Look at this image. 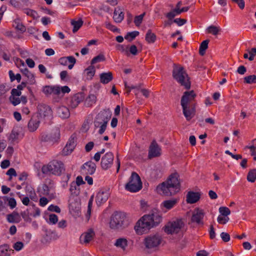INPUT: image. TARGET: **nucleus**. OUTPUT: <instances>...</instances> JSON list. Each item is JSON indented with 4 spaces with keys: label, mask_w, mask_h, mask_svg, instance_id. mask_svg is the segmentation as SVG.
Masks as SVG:
<instances>
[{
    "label": "nucleus",
    "mask_w": 256,
    "mask_h": 256,
    "mask_svg": "<svg viewBox=\"0 0 256 256\" xmlns=\"http://www.w3.org/2000/svg\"><path fill=\"white\" fill-rule=\"evenodd\" d=\"M7 200L8 201V206H10V208L13 209L16 206V200L14 198H7Z\"/></svg>",
    "instance_id": "3c124183"
},
{
    "label": "nucleus",
    "mask_w": 256,
    "mask_h": 256,
    "mask_svg": "<svg viewBox=\"0 0 256 256\" xmlns=\"http://www.w3.org/2000/svg\"><path fill=\"white\" fill-rule=\"evenodd\" d=\"M84 172L86 174L92 175L94 174L96 170V164L92 161H88L85 162L82 166Z\"/></svg>",
    "instance_id": "f3484780"
},
{
    "label": "nucleus",
    "mask_w": 256,
    "mask_h": 256,
    "mask_svg": "<svg viewBox=\"0 0 256 256\" xmlns=\"http://www.w3.org/2000/svg\"><path fill=\"white\" fill-rule=\"evenodd\" d=\"M12 95L10 96L18 97L22 94L21 90L18 88H13L11 91Z\"/></svg>",
    "instance_id": "e2e57ef3"
},
{
    "label": "nucleus",
    "mask_w": 256,
    "mask_h": 256,
    "mask_svg": "<svg viewBox=\"0 0 256 256\" xmlns=\"http://www.w3.org/2000/svg\"><path fill=\"white\" fill-rule=\"evenodd\" d=\"M204 217V213L202 210L197 209L195 210L191 218V221L198 224L202 225L204 222L202 220Z\"/></svg>",
    "instance_id": "2eb2a0df"
},
{
    "label": "nucleus",
    "mask_w": 256,
    "mask_h": 256,
    "mask_svg": "<svg viewBox=\"0 0 256 256\" xmlns=\"http://www.w3.org/2000/svg\"><path fill=\"white\" fill-rule=\"evenodd\" d=\"M142 188V182L140 176L136 172H132L129 182L125 186V189L130 192H136Z\"/></svg>",
    "instance_id": "0eeeda50"
},
{
    "label": "nucleus",
    "mask_w": 256,
    "mask_h": 256,
    "mask_svg": "<svg viewBox=\"0 0 256 256\" xmlns=\"http://www.w3.org/2000/svg\"><path fill=\"white\" fill-rule=\"evenodd\" d=\"M95 234L93 230L90 229L88 232L81 234L80 238V242L82 244H88L94 236Z\"/></svg>",
    "instance_id": "4468645a"
},
{
    "label": "nucleus",
    "mask_w": 256,
    "mask_h": 256,
    "mask_svg": "<svg viewBox=\"0 0 256 256\" xmlns=\"http://www.w3.org/2000/svg\"><path fill=\"white\" fill-rule=\"evenodd\" d=\"M109 193L106 191H100L96 196V202L98 205L100 206L105 202L108 199Z\"/></svg>",
    "instance_id": "412c9836"
},
{
    "label": "nucleus",
    "mask_w": 256,
    "mask_h": 256,
    "mask_svg": "<svg viewBox=\"0 0 256 256\" xmlns=\"http://www.w3.org/2000/svg\"><path fill=\"white\" fill-rule=\"evenodd\" d=\"M22 130V127L18 126H14L8 138V140L12 142H14L20 136Z\"/></svg>",
    "instance_id": "a211bd4d"
},
{
    "label": "nucleus",
    "mask_w": 256,
    "mask_h": 256,
    "mask_svg": "<svg viewBox=\"0 0 256 256\" xmlns=\"http://www.w3.org/2000/svg\"><path fill=\"white\" fill-rule=\"evenodd\" d=\"M178 8H174L166 14V17L170 20H172L176 15L180 14Z\"/></svg>",
    "instance_id": "37998d69"
},
{
    "label": "nucleus",
    "mask_w": 256,
    "mask_h": 256,
    "mask_svg": "<svg viewBox=\"0 0 256 256\" xmlns=\"http://www.w3.org/2000/svg\"><path fill=\"white\" fill-rule=\"evenodd\" d=\"M100 81L103 84H108L112 78V74L111 72H102L100 76Z\"/></svg>",
    "instance_id": "b1692460"
},
{
    "label": "nucleus",
    "mask_w": 256,
    "mask_h": 256,
    "mask_svg": "<svg viewBox=\"0 0 256 256\" xmlns=\"http://www.w3.org/2000/svg\"><path fill=\"white\" fill-rule=\"evenodd\" d=\"M20 215L25 221L29 222L30 220V218L29 216V211L28 209L24 212H22L20 213Z\"/></svg>",
    "instance_id": "8fccbe9b"
},
{
    "label": "nucleus",
    "mask_w": 256,
    "mask_h": 256,
    "mask_svg": "<svg viewBox=\"0 0 256 256\" xmlns=\"http://www.w3.org/2000/svg\"><path fill=\"white\" fill-rule=\"evenodd\" d=\"M156 39V35L152 32L151 30H148L146 34L145 40L148 44L154 43Z\"/></svg>",
    "instance_id": "cd10ccee"
},
{
    "label": "nucleus",
    "mask_w": 256,
    "mask_h": 256,
    "mask_svg": "<svg viewBox=\"0 0 256 256\" xmlns=\"http://www.w3.org/2000/svg\"><path fill=\"white\" fill-rule=\"evenodd\" d=\"M162 240V238L160 235L158 234H150L144 238V244L146 248L155 251L158 248Z\"/></svg>",
    "instance_id": "6e6552de"
},
{
    "label": "nucleus",
    "mask_w": 256,
    "mask_h": 256,
    "mask_svg": "<svg viewBox=\"0 0 256 256\" xmlns=\"http://www.w3.org/2000/svg\"><path fill=\"white\" fill-rule=\"evenodd\" d=\"M14 26L15 28L22 32L26 30V26L20 22L19 19H16L14 20Z\"/></svg>",
    "instance_id": "473e14b6"
},
{
    "label": "nucleus",
    "mask_w": 256,
    "mask_h": 256,
    "mask_svg": "<svg viewBox=\"0 0 256 256\" xmlns=\"http://www.w3.org/2000/svg\"><path fill=\"white\" fill-rule=\"evenodd\" d=\"M26 191L27 195L30 197V198L32 200L35 198L36 197V194L34 190L30 186L27 185L26 186Z\"/></svg>",
    "instance_id": "f704fd0d"
},
{
    "label": "nucleus",
    "mask_w": 256,
    "mask_h": 256,
    "mask_svg": "<svg viewBox=\"0 0 256 256\" xmlns=\"http://www.w3.org/2000/svg\"><path fill=\"white\" fill-rule=\"evenodd\" d=\"M114 244L117 247L121 248L124 250L128 245L127 240L124 238H118L116 240Z\"/></svg>",
    "instance_id": "e433bc0d"
},
{
    "label": "nucleus",
    "mask_w": 256,
    "mask_h": 256,
    "mask_svg": "<svg viewBox=\"0 0 256 256\" xmlns=\"http://www.w3.org/2000/svg\"><path fill=\"white\" fill-rule=\"evenodd\" d=\"M178 202V200L176 198L164 201L162 205L167 210L172 208Z\"/></svg>",
    "instance_id": "bb28decb"
},
{
    "label": "nucleus",
    "mask_w": 256,
    "mask_h": 256,
    "mask_svg": "<svg viewBox=\"0 0 256 256\" xmlns=\"http://www.w3.org/2000/svg\"><path fill=\"white\" fill-rule=\"evenodd\" d=\"M76 146V141L74 140V136L72 135L68 140L66 146L62 150V153L64 155H68L70 154L75 146Z\"/></svg>",
    "instance_id": "dca6fc26"
},
{
    "label": "nucleus",
    "mask_w": 256,
    "mask_h": 256,
    "mask_svg": "<svg viewBox=\"0 0 256 256\" xmlns=\"http://www.w3.org/2000/svg\"><path fill=\"white\" fill-rule=\"evenodd\" d=\"M246 72V68L244 66H240L237 69L236 72L240 74H244Z\"/></svg>",
    "instance_id": "338daca9"
},
{
    "label": "nucleus",
    "mask_w": 256,
    "mask_h": 256,
    "mask_svg": "<svg viewBox=\"0 0 256 256\" xmlns=\"http://www.w3.org/2000/svg\"><path fill=\"white\" fill-rule=\"evenodd\" d=\"M10 246L7 244L0 246V256H10V254L8 252Z\"/></svg>",
    "instance_id": "c9c22d12"
},
{
    "label": "nucleus",
    "mask_w": 256,
    "mask_h": 256,
    "mask_svg": "<svg viewBox=\"0 0 256 256\" xmlns=\"http://www.w3.org/2000/svg\"><path fill=\"white\" fill-rule=\"evenodd\" d=\"M82 24L83 21L81 18L77 21L72 20L71 24L73 26L72 32L74 33L76 32L82 26Z\"/></svg>",
    "instance_id": "7c9ffc66"
},
{
    "label": "nucleus",
    "mask_w": 256,
    "mask_h": 256,
    "mask_svg": "<svg viewBox=\"0 0 256 256\" xmlns=\"http://www.w3.org/2000/svg\"><path fill=\"white\" fill-rule=\"evenodd\" d=\"M111 118V115L108 113H98L94 120V126L99 128L98 133L102 134L105 132L107 124Z\"/></svg>",
    "instance_id": "423d86ee"
},
{
    "label": "nucleus",
    "mask_w": 256,
    "mask_h": 256,
    "mask_svg": "<svg viewBox=\"0 0 256 256\" xmlns=\"http://www.w3.org/2000/svg\"><path fill=\"white\" fill-rule=\"evenodd\" d=\"M218 222L219 224H226L228 220H229V218L226 216H219L218 217Z\"/></svg>",
    "instance_id": "864d4df0"
},
{
    "label": "nucleus",
    "mask_w": 256,
    "mask_h": 256,
    "mask_svg": "<svg viewBox=\"0 0 256 256\" xmlns=\"http://www.w3.org/2000/svg\"><path fill=\"white\" fill-rule=\"evenodd\" d=\"M139 34L140 33L138 31L128 32L124 36V38L128 42H132L136 38V36H138Z\"/></svg>",
    "instance_id": "4c0bfd02"
},
{
    "label": "nucleus",
    "mask_w": 256,
    "mask_h": 256,
    "mask_svg": "<svg viewBox=\"0 0 256 256\" xmlns=\"http://www.w3.org/2000/svg\"><path fill=\"white\" fill-rule=\"evenodd\" d=\"M128 53L130 52V54H132L134 56H136L138 54V52L136 46L134 44L132 45L130 47L129 50H128Z\"/></svg>",
    "instance_id": "13d9d810"
},
{
    "label": "nucleus",
    "mask_w": 256,
    "mask_h": 256,
    "mask_svg": "<svg viewBox=\"0 0 256 256\" xmlns=\"http://www.w3.org/2000/svg\"><path fill=\"white\" fill-rule=\"evenodd\" d=\"M208 33L212 34L214 35H216L219 32V29L215 26H210L208 28Z\"/></svg>",
    "instance_id": "49530a36"
},
{
    "label": "nucleus",
    "mask_w": 256,
    "mask_h": 256,
    "mask_svg": "<svg viewBox=\"0 0 256 256\" xmlns=\"http://www.w3.org/2000/svg\"><path fill=\"white\" fill-rule=\"evenodd\" d=\"M96 97L94 94H90L86 98L84 104L86 107H90L96 102Z\"/></svg>",
    "instance_id": "a878e982"
},
{
    "label": "nucleus",
    "mask_w": 256,
    "mask_h": 256,
    "mask_svg": "<svg viewBox=\"0 0 256 256\" xmlns=\"http://www.w3.org/2000/svg\"><path fill=\"white\" fill-rule=\"evenodd\" d=\"M247 148H249L251 152V155L254 156V160H256V147L254 146H247Z\"/></svg>",
    "instance_id": "052dcab7"
},
{
    "label": "nucleus",
    "mask_w": 256,
    "mask_h": 256,
    "mask_svg": "<svg viewBox=\"0 0 256 256\" xmlns=\"http://www.w3.org/2000/svg\"><path fill=\"white\" fill-rule=\"evenodd\" d=\"M209 42L208 40H204L200 44L199 48V54L200 56H204L205 54L206 50L208 48Z\"/></svg>",
    "instance_id": "2f4dec72"
},
{
    "label": "nucleus",
    "mask_w": 256,
    "mask_h": 256,
    "mask_svg": "<svg viewBox=\"0 0 256 256\" xmlns=\"http://www.w3.org/2000/svg\"><path fill=\"white\" fill-rule=\"evenodd\" d=\"M220 237L224 242H228L230 240V236L227 232H222L220 234Z\"/></svg>",
    "instance_id": "4d7b16f0"
},
{
    "label": "nucleus",
    "mask_w": 256,
    "mask_h": 256,
    "mask_svg": "<svg viewBox=\"0 0 256 256\" xmlns=\"http://www.w3.org/2000/svg\"><path fill=\"white\" fill-rule=\"evenodd\" d=\"M145 15V12L142 13V14L136 16L134 18V22L136 26H140L141 23L142 22L143 18Z\"/></svg>",
    "instance_id": "c03bdc74"
},
{
    "label": "nucleus",
    "mask_w": 256,
    "mask_h": 256,
    "mask_svg": "<svg viewBox=\"0 0 256 256\" xmlns=\"http://www.w3.org/2000/svg\"><path fill=\"white\" fill-rule=\"evenodd\" d=\"M180 188L179 175L178 173H174L170 175L166 182L159 184L156 188L158 191L162 192L164 194L170 196L178 192Z\"/></svg>",
    "instance_id": "f03ea898"
},
{
    "label": "nucleus",
    "mask_w": 256,
    "mask_h": 256,
    "mask_svg": "<svg viewBox=\"0 0 256 256\" xmlns=\"http://www.w3.org/2000/svg\"><path fill=\"white\" fill-rule=\"evenodd\" d=\"M23 10L24 14H26L28 16H32L34 18H36L38 17V14L36 11L34 10L29 8H26L24 9Z\"/></svg>",
    "instance_id": "a19ab883"
},
{
    "label": "nucleus",
    "mask_w": 256,
    "mask_h": 256,
    "mask_svg": "<svg viewBox=\"0 0 256 256\" xmlns=\"http://www.w3.org/2000/svg\"><path fill=\"white\" fill-rule=\"evenodd\" d=\"M124 18V13L122 12H119L115 10L114 12L113 18L116 23H120Z\"/></svg>",
    "instance_id": "c85d7f7f"
},
{
    "label": "nucleus",
    "mask_w": 256,
    "mask_h": 256,
    "mask_svg": "<svg viewBox=\"0 0 256 256\" xmlns=\"http://www.w3.org/2000/svg\"><path fill=\"white\" fill-rule=\"evenodd\" d=\"M106 60L105 56L104 54H100L98 56L94 57L90 62V64L94 65V64L100 62H104Z\"/></svg>",
    "instance_id": "58836bf2"
},
{
    "label": "nucleus",
    "mask_w": 256,
    "mask_h": 256,
    "mask_svg": "<svg viewBox=\"0 0 256 256\" xmlns=\"http://www.w3.org/2000/svg\"><path fill=\"white\" fill-rule=\"evenodd\" d=\"M10 100L14 106H16L20 103V98L19 97L10 96Z\"/></svg>",
    "instance_id": "09e8293b"
},
{
    "label": "nucleus",
    "mask_w": 256,
    "mask_h": 256,
    "mask_svg": "<svg viewBox=\"0 0 256 256\" xmlns=\"http://www.w3.org/2000/svg\"><path fill=\"white\" fill-rule=\"evenodd\" d=\"M36 115L34 114L32 116L28 123V129L31 132H34L36 130L40 125V120L39 117L42 116V114L36 113Z\"/></svg>",
    "instance_id": "ddd939ff"
},
{
    "label": "nucleus",
    "mask_w": 256,
    "mask_h": 256,
    "mask_svg": "<svg viewBox=\"0 0 256 256\" xmlns=\"http://www.w3.org/2000/svg\"><path fill=\"white\" fill-rule=\"evenodd\" d=\"M160 148L156 142H152L148 152L149 158L158 156L160 155Z\"/></svg>",
    "instance_id": "6ab92c4d"
},
{
    "label": "nucleus",
    "mask_w": 256,
    "mask_h": 256,
    "mask_svg": "<svg viewBox=\"0 0 256 256\" xmlns=\"http://www.w3.org/2000/svg\"><path fill=\"white\" fill-rule=\"evenodd\" d=\"M106 26L108 29L114 32L118 31V29L117 28H116L110 22H106Z\"/></svg>",
    "instance_id": "0e129e2a"
},
{
    "label": "nucleus",
    "mask_w": 256,
    "mask_h": 256,
    "mask_svg": "<svg viewBox=\"0 0 256 256\" xmlns=\"http://www.w3.org/2000/svg\"><path fill=\"white\" fill-rule=\"evenodd\" d=\"M6 220L10 223H18L21 220V218L18 212H13L6 216Z\"/></svg>",
    "instance_id": "5701e85b"
},
{
    "label": "nucleus",
    "mask_w": 256,
    "mask_h": 256,
    "mask_svg": "<svg viewBox=\"0 0 256 256\" xmlns=\"http://www.w3.org/2000/svg\"><path fill=\"white\" fill-rule=\"evenodd\" d=\"M84 92H78L74 94L71 98L70 106L72 108H76L78 104L84 100Z\"/></svg>",
    "instance_id": "aec40b11"
},
{
    "label": "nucleus",
    "mask_w": 256,
    "mask_h": 256,
    "mask_svg": "<svg viewBox=\"0 0 256 256\" xmlns=\"http://www.w3.org/2000/svg\"><path fill=\"white\" fill-rule=\"evenodd\" d=\"M42 92L46 94H52V86H44Z\"/></svg>",
    "instance_id": "6e6d98bb"
},
{
    "label": "nucleus",
    "mask_w": 256,
    "mask_h": 256,
    "mask_svg": "<svg viewBox=\"0 0 256 256\" xmlns=\"http://www.w3.org/2000/svg\"><path fill=\"white\" fill-rule=\"evenodd\" d=\"M174 78L186 89L190 88V82L189 77L182 66L174 64L172 70Z\"/></svg>",
    "instance_id": "7ed1b4c3"
},
{
    "label": "nucleus",
    "mask_w": 256,
    "mask_h": 256,
    "mask_svg": "<svg viewBox=\"0 0 256 256\" xmlns=\"http://www.w3.org/2000/svg\"><path fill=\"white\" fill-rule=\"evenodd\" d=\"M21 72L28 79L30 84H33L36 82L34 74H32L26 68L20 69Z\"/></svg>",
    "instance_id": "393cba45"
},
{
    "label": "nucleus",
    "mask_w": 256,
    "mask_h": 256,
    "mask_svg": "<svg viewBox=\"0 0 256 256\" xmlns=\"http://www.w3.org/2000/svg\"><path fill=\"white\" fill-rule=\"evenodd\" d=\"M64 170V163L58 160H52L42 168V172L44 174H52L58 176H60Z\"/></svg>",
    "instance_id": "39448f33"
},
{
    "label": "nucleus",
    "mask_w": 256,
    "mask_h": 256,
    "mask_svg": "<svg viewBox=\"0 0 256 256\" xmlns=\"http://www.w3.org/2000/svg\"><path fill=\"white\" fill-rule=\"evenodd\" d=\"M50 222L52 224H56L58 221V216L55 214H50L49 215Z\"/></svg>",
    "instance_id": "5fc2aeb1"
},
{
    "label": "nucleus",
    "mask_w": 256,
    "mask_h": 256,
    "mask_svg": "<svg viewBox=\"0 0 256 256\" xmlns=\"http://www.w3.org/2000/svg\"><path fill=\"white\" fill-rule=\"evenodd\" d=\"M219 212L222 215L227 216L230 214V211L227 207L222 206L219 208Z\"/></svg>",
    "instance_id": "a18cd8bd"
},
{
    "label": "nucleus",
    "mask_w": 256,
    "mask_h": 256,
    "mask_svg": "<svg viewBox=\"0 0 256 256\" xmlns=\"http://www.w3.org/2000/svg\"><path fill=\"white\" fill-rule=\"evenodd\" d=\"M48 210L50 212H54L57 213L60 212V208L58 206L54 204L50 205L48 208Z\"/></svg>",
    "instance_id": "603ef678"
},
{
    "label": "nucleus",
    "mask_w": 256,
    "mask_h": 256,
    "mask_svg": "<svg viewBox=\"0 0 256 256\" xmlns=\"http://www.w3.org/2000/svg\"><path fill=\"white\" fill-rule=\"evenodd\" d=\"M86 74V78L91 80L94 76L96 72V69L94 66L90 64L85 70Z\"/></svg>",
    "instance_id": "c756f323"
},
{
    "label": "nucleus",
    "mask_w": 256,
    "mask_h": 256,
    "mask_svg": "<svg viewBox=\"0 0 256 256\" xmlns=\"http://www.w3.org/2000/svg\"><path fill=\"white\" fill-rule=\"evenodd\" d=\"M114 155L112 152H108L101 158L100 165L102 168L107 170L110 168L113 164Z\"/></svg>",
    "instance_id": "9b49d317"
},
{
    "label": "nucleus",
    "mask_w": 256,
    "mask_h": 256,
    "mask_svg": "<svg viewBox=\"0 0 256 256\" xmlns=\"http://www.w3.org/2000/svg\"><path fill=\"white\" fill-rule=\"evenodd\" d=\"M244 82L246 84H251L256 83V76L250 75L244 78Z\"/></svg>",
    "instance_id": "79ce46f5"
},
{
    "label": "nucleus",
    "mask_w": 256,
    "mask_h": 256,
    "mask_svg": "<svg viewBox=\"0 0 256 256\" xmlns=\"http://www.w3.org/2000/svg\"><path fill=\"white\" fill-rule=\"evenodd\" d=\"M10 166V162L8 160H5L2 162L0 166L2 169L6 168Z\"/></svg>",
    "instance_id": "774afa93"
},
{
    "label": "nucleus",
    "mask_w": 256,
    "mask_h": 256,
    "mask_svg": "<svg viewBox=\"0 0 256 256\" xmlns=\"http://www.w3.org/2000/svg\"><path fill=\"white\" fill-rule=\"evenodd\" d=\"M200 196L198 192H189L186 195V202L191 204L196 203L200 200Z\"/></svg>",
    "instance_id": "4be33fe9"
},
{
    "label": "nucleus",
    "mask_w": 256,
    "mask_h": 256,
    "mask_svg": "<svg viewBox=\"0 0 256 256\" xmlns=\"http://www.w3.org/2000/svg\"><path fill=\"white\" fill-rule=\"evenodd\" d=\"M126 218V214L122 212H116L111 216L110 226L111 228L118 229L124 226Z\"/></svg>",
    "instance_id": "1a4fd4ad"
},
{
    "label": "nucleus",
    "mask_w": 256,
    "mask_h": 256,
    "mask_svg": "<svg viewBox=\"0 0 256 256\" xmlns=\"http://www.w3.org/2000/svg\"><path fill=\"white\" fill-rule=\"evenodd\" d=\"M196 97V94L193 90L184 92L180 100L182 112H194L198 110L194 102Z\"/></svg>",
    "instance_id": "20e7f679"
},
{
    "label": "nucleus",
    "mask_w": 256,
    "mask_h": 256,
    "mask_svg": "<svg viewBox=\"0 0 256 256\" xmlns=\"http://www.w3.org/2000/svg\"><path fill=\"white\" fill-rule=\"evenodd\" d=\"M173 22L176 23L178 26H182L186 22V20L178 18L174 20Z\"/></svg>",
    "instance_id": "bf43d9fd"
},
{
    "label": "nucleus",
    "mask_w": 256,
    "mask_h": 256,
    "mask_svg": "<svg viewBox=\"0 0 256 256\" xmlns=\"http://www.w3.org/2000/svg\"><path fill=\"white\" fill-rule=\"evenodd\" d=\"M60 129L56 127L52 130L49 134H43L42 136V140L45 142H57L60 138Z\"/></svg>",
    "instance_id": "f8f14e48"
},
{
    "label": "nucleus",
    "mask_w": 256,
    "mask_h": 256,
    "mask_svg": "<svg viewBox=\"0 0 256 256\" xmlns=\"http://www.w3.org/2000/svg\"><path fill=\"white\" fill-rule=\"evenodd\" d=\"M162 220V217L160 212L152 211L150 214L144 215L137 222L134 230L139 234L146 233L150 229L158 226Z\"/></svg>",
    "instance_id": "f257e3e1"
},
{
    "label": "nucleus",
    "mask_w": 256,
    "mask_h": 256,
    "mask_svg": "<svg viewBox=\"0 0 256 256\" xmlns=\"http://www.w3.org/2000/svg\"><path fill=\"white\" fill-rule=\"evenodd\" d=\"M256 180V168L250 170L247 175L248 181L254 182Z\"/></svg>",
    "instance_id": "72a5a7b5"
},
{
    "label": "nucleus",
    "mask_w": 256,
    "mask_h": 256,
    "mask_svg": "<svg viewBox=\"0 0 256 256\" xmlns=\"http://www.w3.org/2000/svg\"><path fill=\"white\" fill-rule=\"evenodd\" d=\"M250 57L248 58V60L250 61H252L254 59V56L256 55V48H254L251 49L250 52H249Z\"/></svg>",
    "instance_id": "69168bd1"
},
{
    "label": "nucleus",
    "mask_w": 256,
    "mask_h": 256,
    "mask_svg": "<svg viewBox=\"0 0 256 256\" xmlns=\"http://www.w3.org/2000/svg\"><path fill=\"white\" fill-rule=\"evenodd\" d=\"M210 237V239H214L216 238V232L212 225H210L209 230Z\"/></svg>",
    "instance_id": "680f3d73"
},
{
    "label": "nucleus",
    "mask_w": 256,
    "mask_h": 256,
    "mask_svg": "<svg viewBox=\"0 0 256 256\" xmlns=\"http://www.w3.org/2000/svg\"><path fill=\"white\" fill-rule=\"evenodd\" d=\"M38 112H48L52 111L51 108L44 104H41L38 106Z\"/></svg>",
    "instance_id": "ea45409f"
},
{
    "label": "nucleus",
    "mask_w": 256,
    "mask_h": 256,
    "mask_svg": "<svg viewBox=\"0 0 256 256\" xmlns=\"http://www.w3.org/2000/svg\"><path fill=\"white\" fill-rule=\"evenodd\" d=\"M184 223L182 219H176L170 222L164 227V231L168 234H178L184 226Z\"/></svg>",
    "instance_id": "9d476101"
},
{
    "label": "nucleus",
    "mask_w": 256,
    "mask_h": 256,
    "mask_svg": "<svg viewBox=\"0 0 256 256\" xmlns=\"http://www.w3.org/2000/svg\"><path fill=\"white\" fill-rule=\"evenodd\" d=\"M24 244L21 242H17L13 244V248L16 251H20L23 248Z\"/></svg>",
    "instance_id": "de8ad7c7"
}]
</instances>
